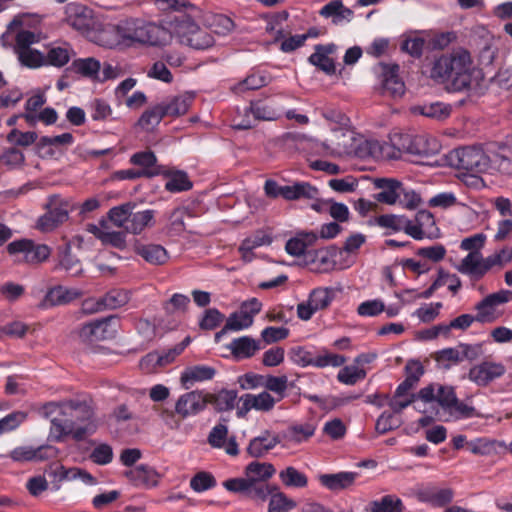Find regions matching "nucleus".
<instances>
[{
  "label": "nucleus",
  "mask_w": 512,
  "mask_h": 512,
  "mask_svg": "<svg viewBox=\"0 0 512 512\" xmlns=\"http://www.w3.org/2000/svg\"><path fill=\"white\" fill-rule=\"evenodd\" d=\"M41 414L50 419V437L55 441L67 436L76 441L84 440L98 426L94 407L87 401L47 403L41 408Z\"/></svg>",
  "instance_id": "nucleus-1"
},
{
  "label": "nucleus",
  "mask_w": 512,
  "mask_h": 512,
  "mask_svg": "<svg viewBox=\"0 0 512 512\" xmlns=\"http://www.w3.org/2000/svg\"><path fill=\"white\" fill-rule=\"evenodd\" d=\"M476 73L469 53L461 50L435 60L430 77L439 83L450 82L453 90L461 91L472 86Z\"/></svg>",
  "instance_id": "nucleus-2"
},
{
  "label": "nucleus",
  "mask_w": 512,
  "mask_h": 512,
  "mask_svg": "<svg viewBox=\"0 0 512 512\" xmlns=\"http://www.w3.org/2000/svg\"><path fill=\"white\" fill-rule=\"evenodd\" d=\"M224 487L234 493L255 500H265L270 496L268 512H289L296 503L282 492L276 491L268 482H223Z\"/></svg>",
  "instance_id": "nucleus-3"
},
{
  "label": "nucleus",
  "mask_w": 512,
  "mask_h": 512,
  "mask_svg": "<svg viewBox=\"0 0 512 512\" xmlns=\"http://www.w3.org/2000/svg\"><path fill=\"white\" fill-rule=\"evenodd\" d=\"M448 162L452 167L468 173H485L491 165L489 156L476 147H463L451 151L448 154Z\"/></svg>",
  "instance_id": "nucleus-4"
},
{
  "label": "nucleus",
  "mask_w": 512,
  "mask_h": 512,
  "mask_svg": "<svg viewBox=\"0 0 512 512\" xmlns=\"http://www.w3.org/2000/svg\"><path fill=\"white\" fill-rule=\"evenodd\" d=\"M46 213L39 217L36 227L42 232H51L69 218V201L52 195L45 204Z\"/></svg>",
  "instance_id": "nucleus-5"
},
{
  "label": "nucleus",
  "mask_w": 512,
  "mask_h": 512,
  "mask_svg": "<svg viewBox=\"0 0 512 512\" xmlns=\"http://www.w3.org/2000/svg\"><path fill=\"white\" fill-rule=\"evenodd\" d=\"M10 254L22 253L24 261L30 265H38L46 261L52 252V249L46 244H37L32 240L22 239L11 242L7 246Z\"/></svg>",
  "instance_id": "nucleus-6"
},
{
  "label": "nucleus",
  "mask_w": 512,
  "mask_h": 512,
  "mask_svg": "<svg viewBox=\"0 0 512 512\" xmlns=\"http://www.w3.org/2000/svg\"><path fill=\"white\" fill-rule=\"evenodd\" d=\"M64 21L73 29L88 36L90 31L95 28L93 12L85 5L79 3H69L65 6Z\"/></svg>",
  "instance_id": "nucleus-7"
},
{
  "label": "nucleus",
  "mask_w": 512,
  "mask_h": 512,
  "mask_svg": "<svg viewBox=\"0 0 512 512\" xmlns=\"http://www.w3.org/2000/svg\"><path fill=\"white\" fill-rule=\"evenodd\" d=\"M355 140L353 131L340 127L332 130L330 137L322 146L331 156L350 155L355 151Z\"/></svg>",
  "instance_id": "nucleus-8"
},
{
  "label": "nucleus",
  "mask_w": 512,
  "mask_h": 512,
  "mask_svg": "<svg viewBox=\"0 0 512 512\" xmlns=\"http://www.w3.org/2000/svg\"><path fill=\"white\" fill-rule=\"evenodd\" d=\"M512 299V291L500 290L496 293L489 294L481 300L475 307L476 321L481 323H492L500 314L497 311V306L507 303Z\"/></svg>",
  "instance_id": "nucleus-9"
},
{
  "label": "nucleus",
  "mask_w": 512,
  "mask_h": 512,
  "mask_svg": "<svg viewBox=\"0 0 512 512\" xmlns=\"http://www.w3.org/2000/svg\"><path fill=\"white\" fill-rule=\"evenodd\" d=\"M113 320L114 317H108L83 325L78 332L80 340L88 345H95L113 338L116 334V330L111 326Z\"/></svg>",
  "instance_id": "nucleus-10"
},
{
  "label": "nucleus",
  "mask_w": 512,
  "mask_h": 512,
  "mask_svg": "<svg viewBox=\"0 0 512 512\" xmlns=\"http://www.w3.org/2000/svg\"><path fill=\"white\" fill-rule=\"evenodd\" d=\"M207 406L206 392L193 390L182 394L175 403V412L181 418L195 416Z\"/></svg>",
  "instance_id": "nucleus-11"
},
{
  "label": "nucleus",
  "mask_w": 512,
  "mask_h": 512,
  "mask_svg": "<svg viewBox=\"0 0 512 512\" xmlns=\"http://www.w3.org/2000/svg\"><path fill=\"white\" fill-rule=\"evenodd\" d=\"M505 372L506 368L502 363L483 361L469 370L468 379L478 386L485 387L503 376Z\"/></svg>",
  "instance_id": "nucleus-12"
},
{
  "label": "nucleus",
  "mask_w": 512,
  "mask_h": 512,
  "mask_svg": "<svg viewBox=\"0 0 512 512\" xmlns=\"http://www.w3.org/2000/svg\"><path fill=\"white\" fill-rule=\"evenodd\" d=\"M87 231L93 234L104 245H110L120 250L126 248V231L112 230L104 220L100 221L99 225H87Z\"/></svg>",
  "instance_id": "nucleus-13"
},
{
  "label": "nucleus",
  "mask_w": 512,
  "mask_h": 512,
  "mask_svg": "<svg viewBox=\"0 0 512 512\" xmlns=\"http://www.w3.org/2000/svg\"><path fill=\"white\" fill-rule=\"evenodd\" d=\"M240 401L242 405L237 411L239 417L246 416L252 409L261 412H269L274 408L277 402L267 391H263L259 394H245L240 398Z\"/></svg>",
  "instance_id": "nucleus-14"
},
{
  "label": "nucleus",
  "mask_w": 512,
  "mask_h": 512,
  "mask_svg": "<svg viewBox=\"0 0 512 512\" xmlns=\"http://www.w3.org/2000/svg\"><path fill=\"white\" fill-rule=\"evenodd\" d=\"M81 296L82 292L76 288L58 285L47 291L43 300L39 303V308L47 309L53 306L66 305Z\"/></svg>",
  "instance_id": "nucleus-15"
},
{
  "label": "nucleus",
  "mask_w": 512,
  "mask_h": 512,
  "mask_svg": "<svg viewBox=\"0 0 512 512\" xmlns=\"http://www.w3.org/2000/svg\"><path fill=\"white\" fill-rule=\"evenodd\" d=\"M171 41V33L168 28L161 25L142 22L139 44L149 46H164Z\"/></svg>",
  "instance_id": "nucleus-16"
},
{
  "label": "nucleus",
  "mask_w": 512,
  "mask_h": 512,
  "mask_svg": "<svg viewBox=\"0 0 512 512\" xmlns=\"http://www.w3.org/2000/svg\"><path fill=\"white\" fill-rule=\"evenodd\" d=\"M375 188L380 191L375 195V199L387 205H394L399 200L402 183L394 178H375L373 180Z\"/></svg>",
  "instance_id": "nucleus-17"
},
{
  "label": "nucleus",
  "mask_w": 512,
  "mask_h": 512,
  "mask_svg": "<svg viewBox=\"0 0 512 512\" xmlns=\"http://www.w3.org/2000/svg\"><path fill=\"white\" fill-rule=\"evenodd\" d=\"M169 32L171 38L175 36L182 44L187 43L194 32H197L198 24L188 14L174 16L169 22Z\"/></svg>",
  "instance_id": "nucleus-18"
},
{
  "label": "nucleus",
  "mask_w": 512,
  "mask_h": 512,
  "mask_svg": "<svg viewBox=\"0 0 512 512\" xmlns=\"http://www.w3.org/2000/svg\"><path fill=\"white\" fill-rule=\"evenodd\" d=\"M456 269L460 273L469 275L475 279L482 278L489 271L486 258H483L479 251L469 252L459 265H457Z\"/></svg>",
  "instance_id": "nucleus-19"
},
{
  "label": "nucleus",
  "mask_w": 512,
  "mask_h": 512,
  "mask_svg": "<svg viewBox=\"0 0 512 512\" xmlns=\"http://www.w3.org/2000/svg\"><path fill=\"white\" fill-rule=\"evenodd\" d=\"M215 374L216 370L210 366H189L181 373L180 383L184 389L189 390L199 382L213 379Z\"/></svg>",
  "instance_id": "nucleus-20"
},
{
  "label": "nucleus",
  "mask_w": 512,
  "mask_h": 512,
  "mask_svg": "<svg viewBox=\"0 0 512 512\" xmlns=\"http://www.w3.org/2000/svg\"><path fill=\"white\" fill-rule=\"evenodd\" d=\"M87 37L96 44L106 48H114L122 45L117 24H108L99 28L95 27L90 31Z\"/></svg>",
  "instance_id": "nucleus-21"
},
{
  "label": "nucleus",
  "mask_w": 512,
  "mask_h": 512,
  "mask_svg": "<svg viewBox=\"0 0 512 512\" xmlns=\"http://www.w3.org/2000/svg\"><path fill=\"white\" fill-rule=\"evenodd\" d=\"M134 250L137 255L141 256L151 265H164L169 260L167 250L159 244L136 243Z\"/></svg>",
  "instance_id": "nucleus-22"
},
{
  "label": "nucleus",
  "mask_w": 512,
  "mask_h": 512,
  "mask_svg": "<svg viewBox=\"0 0 512 512\" xmlns=\"http://www.w3.org/2000/svg\"><path fill=\"white\" fill-rule=\"evenodd\" d=\"M11 458L15 461H41L55 455V448L52 446H30L17 447L11 452Z\"/></svg>",
  "instance_id": "nucleus-23"
},
{
  "label": "nucleus",
  "mask_w": 512,
  "mask_h": 512,
  "mask_svg": "<svg viewBox=\"0 0 512 512\" xmlns=\"http://www.w3.org/2000/svg\"><path fill=\"white\" fill-rule=\"evenodd\" d=\"M398 65L385 66L383 93L392 98H401L405 93V84L398 77Z\"/></svg>",
  "instance_id": "nucleus-24"
},
{
  "label": "nucleus",
  "mask_w": 512,
  "mask_h": 512,
  "mask_svg": "<svg viewBox=\"0 0 512 512\" xmlns=\"http://www.w3.org/2000/svg\"><path fill=\"white\" fill-rule=\"evenodd\" d=\"M336 50L334 44L319 45L316 47L315 52L309 57L311 64L317 66L320 70L327 74L335 73L334 60L330 57Z\"/></svg>",
  "instance_id": "nucleus-25"
},
{
  "label": "nucleus",
  "mask_w": 512,
  "mask_h": 512,
  "mask_svg": "<svg viewBox=\"0 0 512 512\" xmlns=\"http://www.w3.org/2000/svg\"><path fill=\"white\" fill-rule=\"evenodd\" d=\"M409 110L410 113L415 116L421 115L435 120H443L447 118L451 112L450 106L441 102L413 105Z\"/></svg>",
  "instance_id": "nucleus-26"
},
{
  "label": "nucleus",
  "mask_w": 512,
  "mask_h": 512,
  "mask_svg": "<svg viewBox=\"0 0 512 512\" xmlns=\"http://www.w3.org/2000/svg\"><path fill=\"white\" fill-rule=\"evenodd\" d=\"M278 443H280L278 435L265 431L260 436L250 441L248 452L254 457H261L273 449Z\"/></svg>",
  "instance_id": "nucleus-27"
},
{
  "label": "nucleus",
  "mask_w": 512,
  "mask_h": 512,
  "mask_svg": "<svg viewBox=\"0 0 512 512\" xmlns=\"http://www.w3.org/2000/svg\"><path fill=\"white\" fill-rule=\"evenodd\" d=\"M288 12L280 11L267 16L266 32L274 36V40L278 41L286 38L291 34V30L287 25Z\"/></svg>",
  "instance_id": "nucleus-28"
},
{
  "label": "nucleus",
  "mask_w": 512,
  "mask_h": 512,
  "mask_svg": "<svg viewBox=\"0 0 512 512\" xmlns=\"http://www.w3.org/2000/svg\"><path fill=\"white\" fill-rule=\"evenodd\" d=\"M439 143L426 135H413L411 154L422 158H428L439 152Z\"/></svg>",
  "instance_id": "nucleus-29"
},
{
  "label": "nucleus",
  "mask_w": 512,
  "mask_h": 512,
  "mask_svg": "<svg viewBox=\"0 0 512 512\" xmlns=\"http://www.w3.org/2000/svg\"><path fill=\"white\" fill-rule=\"evenodd\" d=\"M317 239L318 236L314 232H300L287 241L285 249L292 256H301L305 254L308 247L314 245Z\"/></svg>",
  "instance_id": "nucleus-30"
},
{
  "label": "nucleus",
  "mask_w": 512,
  "mask_h": 512,
  "mask_svg": "<svg viewBox=\"0 0 512 512\" xmlns=\"http://www.w3.org/2000/svg\"><path fill=\"white\" fill-rule=\"evenodd\" d=\"M142 22L140 19H126L117 24L123 45L139 43Z\"/></svg>",
  "instance_id": "nucleus-31"
},
{
  "label": "nucleus",
  "mask_w": 512,
  "mask_h": 512,
  "mask_svg": "<svg viewBox=\"0 0 512 512\" xmlns=\"http://www.w3.org/2000/svg\"><path fill=\"white\" fill-rule=\"evenodd\" d=\"M49 476L58 480H75L81 478L83 480H94V476L86 470L79 467H65L59 463H54L49 468Z\"/></svg>",
  "instance_id": "nucleus-32"
},
{
  "label": "nucleus",
  "mask_w": 512,
  "mask_h": 512,
  "mask_svg": "<svg viewBox=\"0 0 512 512\" xmlns=\"http://www.w3.org/2000/svg\"><path fill=\"white\" fill-rule=\"evenodd\" d=\"M228 348L235 358L242 359L252 357L260 349V346L253 338L243 336L233 340Z\"/></svg>",
  "instance_id": "nucleus-33"
},
{
  "label": "nucleus",
  "mask_w": 512,
  "mask_h": 512,
  "mask_svg": "<svg viewBox=\"0 0 512 512\" xmlns=\"http://www.w3.org/2000/svg\"><path fill=\"white\" fill-rule=\"evenodd\" d=\"M207 405L211 404L217 411H229L234 408L237 392L234 390H221L217 393H207Z\"/></svg>",
  "instance_id": "nucleus-34"
},
{
  "label": "nucleus",
  "mask_w": 512,
  "mask_h": 512,
  "mask_svg": "<svg viewBox=\"0 0 512 512\" xmlns=\"http://www.w3.org/2000/svg\"><path fill=\"white\" fill-rule=\"evenodd\" d=\"M70 69L83 77L98 80L101 64L93 57L79 58L72 62Z\"/></svg>",
  "instance_id": "nucleus-35"
},
{
  "label": "nucleus",
  "mask_w": 512,
  "mask_h": 512,
  "mask_svg": "<svg viewBox=\"0 0 512 512\" xmlns=\"http://www.w3.org/2000/svg\"><path fill=\"white\" fill-rule=\"evenodd\" d=\"M420 501L428 502L433 506H444L453 499V491L450 488L443 489H424L417 493Z\"/></svg>",
  "instance_id": "nucleus-36"
},
{
  "label": "nucleus",
  "mask_w": 512,
  "mask_h": 512,
  "mask_svg": "<svg viewBox=\"0 0 512 512\" xmlns=\"http://www.w3.org/2000/svg\"><path fill=\"white\" fill-rule=\"evenodd\" d=\"M59 267L74 277H78L83 273L82 264L80 260L72 254L70 243H67L59 253Z\"/></svg>",
  "instance_id": "nucleus-37"
},
{
  "label": "nucleus",
  "mask_w": 512,
  "mask_h": 512,
  "mask_svg": "<svg viewBox=\"0 0 512 512\" xmlns=\"http://www.w3.org/2000/svg\"><path fill=\"white\" fill-rule=\"evenodd\" d=\"M73 56H75V52L69 44L52 46L45 56V64L54 67H63Z\"/></svg>",
  "instance_id": "nucleus-38"
},
{
  "label": "nucleus",
  "mask_w": 512,
  "mask_h": 512,
  "mask_svg": "<svg viewBox=\"0 0 512 512\" xmlns=\"http://www.w3.org/2000/svg\"><path fill=\"white\" fill-rule=\"evenodd\" d=\"M318 189L309 183H296L291 186H284L283 198L286 200L315 199Z\"/></svg>",
  "instance_id": "nucleus-39"
},
{
  "label": "nucleus",
  "mask_w": 512,
  "mask_h": 512,
  "mask_svg": "<svg viewBox=\"0 0 512 512\" xmlns=\"http://www.w3.org/2000/svg\"><path fill=\"white\" fill-rule=\"evenodd\" d=\"M153 217L152 210L132 211L129 223L125 226V231L132 234H139L152 224Z\"/></svg>",
  "instance_id": "nucleus-40"
},
{
  "label": "nucleus",
  "mask_w": 512,
  "mask_h": 512,
  "mask_svg": "<svg viewBox=\"0 0 512 512\" xmlns=\"http://www.w3.org/2000/svg\"><path fill=\"white\" fill-rule=\"evenodd\" d=\"M193 100V95L184 94L174 97L169 103L161 104L166 116H181L187 113Z\"/></svg>",
  "instance_id": "nucleus-41"
},
{
  "label": "nucleus",
  "mask_w": 512,
  "mask_h": 512,
  "mask_svg": "<svg viewBox=\"0 0 512 512\" xmlns=\"http://www.w3.org/2000/svg\"><path fill=\"white\" fill-rule=\"evenodd\" d=\"M25 163L23 152L17 147H8L0 152V166L8 170L20 169Z\"/></svg>",
  "instance_id": "nucleus-42"
},
{
  "label": "nucleus",
  "mask_w": 512,
  "mask_h": 512,
  "mask_svg": "<svg viewBox=\"0 0 512 512\" xmlns=\"http://www.w3.org/2000/svg\"><path fill=\"white\" fill-rule=\"evenodd\" d=\"M320 14L324 17H334V22L338 23L341 20H350L353 16V12L344 7L341 1L334 0L326 4L320 10Z\"/></svg>",
  "instance_id": "nucleus-43"
},
{
  "label": "nucleus",
  "mask_w": 512,
  "mask_h": 512,
  "mask_svg": "<svg viewBox=\"0 0 512 512\" xmlns=\"http://www.w3.org/2000/svg\"><path fill=\"white\" fill-rule=\"evenodd\" d=\"M166 116L163 106L157 105L152 109L146 110L137 122V126L141 127L143 130L150 131L154 129L162 120V118Z\"/></svg>",
  "instance_id": "nucleus-44"
},
{
  "label": "nucleus",
  "mask_w": 512,
  "mask_h": 512,
  "mask_svg": "<svg viewBox=\"0 0 512 512\" xmlns=\"http://www.w3.org/2000/svg\"><path fill=\"white\" fill-rule=\"evenodd\" d=\"M275 468L272 464L266 462H251L246 467V480H266L275 474Z\"/></svg>",
  "instance_id": "nucleus-45"
},
{
  "label": "nucleus",
  "mask_w": 512,
  "mask_h": 512,
  "mask_svg": "<svg viewBox=\"0 0 512 512\" xmlns=\"http://www.w3.org/2000/svg\"><path fill=\"white\" fill-rule=\"evenodd\" d=\"M134 208L135 204L131 202L113 207L108 212V218L115 226L125 229Z\"/></svg>",
  "instance_id": "nucleus-46"
},
{
  "label": "nucleus",
  "mask_w": 512,
  "mask_h": 512,
  "mask_svg": "<svg viewBox=\"0 0 512 512\" xmlns=\"http://www.w3.org/2000/svg\"><path fill=\"white\" fill-rule=\"evenodd\" d=\"M131 163L137 166H140L142 169L140 171H149L153 173V176L159 173V170L156 167L157 158L152 151H143L135 153L131 156Z\"/></svg>",
  "instance_id": "nucleus-47"
},
{
  "label": "nucleus",
  "mask_w": 512,
  "mask_h": 512,
  "mask_svg": "<svg viewBox=\"0 0 512 512\" xmlns=\"http://www.w3.org/2000/svg\"><path fill=\"white\" fill-rule=\"evenodd\" d=\"M126 476L132 480H153L165 477L163 473L157 471L154 467L148 464H140L130 468L126 472Z\"/></svg>",
  "instance_id": "nucleus-48"
},
{
  "label": "nucleus",
  "mask_w": 512,
  "mask_h": 512,
  "mask_svg": "<svg viewBox=\"0 0 512 512\" xmlns=\"http://www.w3.org/2000/svg\"><path fill=\"white\" fill-rule=\"evenodd\" d=\"M334 297V291L331 288L314 289L308 298L316 311L327 308Z\"/></svg>",
  "instance_id": "nucleus-49"
},
{
  "label": "nucleus",
  "mask_w": 512,
  "mask_h": 512,
  "mask_svg": "<svg viewBox=\"0 0 512 512\" xmlns=\"http://www.w3.org/2000/svg\"><path fill=\"white\" fill-rule=\"evenodd\" d=\"M253 324V316L247 310H241L231 314L226 321V329L240 331Z\"/></svg>",
  "instance_id": "nucleus-50"
},
{
  "label": "nucleus",
  "mask_w": 512,
  "mask_h": 512,
  "mask_svg": "<svg viewBox=\"0 0 512 512\" xmlns=\"http://www.w3.org/2000/svg\"><path fill=\"white\" fill-rule=\"evenodd\" d=\"M382 142L376 139H368L361 141L356 147L354 153L358 156L372 157L375 159L381 158Z\"/></svg>",
  "instance_id": "nucleus-51"
},
{
  "label": "nucleus",
  "mask_w": 512,
  "mask_h": 512,
  "mask_svg": "<svg viewBox=\"0 0 512 512\" xmlns=\"http://www.w3.org/2000/svg\"><path fill=\"white\" fill-rule=\"evenodd\" d=\"M315 427L312 424H300L289 427L286 433V438L294 443H301L308 440L313 436Z\"/></svg>",
  "instance_id": "nucleus-52"
},
{
  "label": "nucleus",
  "mask_w": 512,
  "mask_h": 512,
  "mask_svg": "<svg viewBox=\"0 0 512 512\" xmlns=\"http://www.w3.org/2000/svg\"><path fill=\"white\" fill-rule=\"evenodd\" d=\"M306 264H315L316 271H324L328 268L332 267V261L329 257V254L326 250H314L308 251L305 254Z\"/></svg>",
  "instance_id": "nucleus-53"
},
{
  "label": "nucleus",
  "mask_w": 512,
  "mask_h": 512,
  "mask_svg": "<svg viewBox=\"0 0 512 512\" xmlns=\"http://www.w3.org/2000/svg\"><path fill=\"white\" fill-rule=\"evenodd\" d=\"M20 62L30 68H36L45 64V56L39 51L33 50L30 47L16 51Z\"/></svg>",
  "instance_id": "nucleus-54"
},
{
  "label": "nucleus",
  "mask_w": 512,
  "mask_h": 512,
  "mask_svg": "<svg viewBox=\"0 0 512 512\" xmlns=\"http://www.w3.org/2000/svg\"><path fill=\"white\" fill-rule=\"evenodd\" d=\"M37 138L38 135L36 132H22L18 129L11 130L6 137L8 142L19 147H28L35 143Z\"/></svg>",
  "instance_id": "nucleus-55"
},
{
  "label": "nucleus",
  "mask_w": 512,
  "mask_h": 512,
  "mask_svg": "<svg viewBox=\"0 0 512 512\" xmlns=\"http://www.w3.org/2000/svg\"><path fill=\"white\" fill-rule=\"evenodd\" d=\"M129 302V293L123 290H112L102 297L105 309H117Z\"/></svg>",
  "instance_id": "nucleus-56"
},
{
  "label": "nucleus",
  "mask_w": 512,
  "mask_h": 512,
  "mask_svg": "<svg viewBox=\"0 0 512 512\" xmlns=\"http://www.w3.org/2000/svg\"><path fill=\"white\" fill-rule=\"evenodd\" d=\"M491 163L499 172L507 175L512 174V151L502 149L496 152Z\"/></svg>",
  "instance_id": "nucleus-57"
},
{
  "label": "nucleus",
  "mask_w": 512,
  "mask_h": 512,
  "mask_svg": "<svg viewBox=\"0 0 512 512\" xmlns=\"http://www.w3.org/2000/svg\"><path fill=\"white\" fill-rule=\"evenodd\" d=\"M186 45L194 49H207L214 45V38L209 32L198 26L197 32H194L191 38L187 39Z\"/></svg>",
  "instance_id": "nucleus-58"
},
{
  "label": "nucleus",
  "mask_w": 512,
  "mask_h": 512,
  "mask_svg": "<svg viewBox=\"0 0 512 512\" xmlns=\"http://www.w3.org/2000/svg\"><path fill=\"white\" fill-rule=\"evenodd\" d=\"M250 111L258 120L273 121L277 119V112L273 106L263 101L251 102Z\"/></svg>",
  "instance_id": "nucleus-59"
},
{
  "label": "nucleus",
  "mask_w": 512,
  "mask_h": 512,
  "mask_svg": "<svg viewBox=\"0 0 512 512\" xmlns=\"http://www.w3.org/2000/svg\"><path fill=\"white\" fill-rule=\"evenodd\" d=\"M397 203H399L406 209L414 210L421 205L422 199L421 196L415 190L402 185L401 192L399 193V200Z\"/></svg>",
  "instance_id": "nucleus-60"
},
{
  "label": "nucleus",
  "mask_w": 512,
  "mask_h": 512,
  "mask_svg": "<svg viewBox=\"0 0 512 512\" xmlns=\"http://www.w3.org/2000/svg\"><path fill=\"white\" fill-rule=\"evenodd\" d=\"M365 376L366 372L364 369H361L354 365H350L342 368L339 371L337 378L341 383L353 385L357 381L364 379Z\"/></svg>",
  "instance_id": "nucleus-61"
},
{
  "label": "nucleus",
  "mask_w": 512,
  "mask_h": 512,
  "mask_svg": "<svg viewBox=\"0 0 512 512\" xmlns=\"http://www.w3.org/2000/svg\"><path fill=\"white\" fill-rule=\"evenodd\" d=\"M26 488L34 497H39L48 492L55 494L61 490L60 482H27Z\"/></svg>",
  "instance_id": "nucleus-62"
},
{
  "label": "nucleus",
  "mask_w": 512,
  "mask_h": 512,
  "mask_svg": "<svg viewBox=\"0 0 512 512\" xmlns=\"http://www.w3.org/2000/svg\"><path fill=\"white\" fill-rule=\"evenodd\" d=\"M213 32L219 35H226L234 29V22L225 15H214L209 21Z\"/></svg>",
  "instance_id": "nucleus-63"
},
{
  "label": "nucleus",
  "mask_w": 512,
  "mask_h": 512,
  "mask_svg": "<svg viewBox=\"0 0 512 512\" xmlns=\"http://www.w3.org/2000/svg\"><path fill=\"white\" fill-rule=\"evenodd\" d=\"M192 187L187 175L182 172L173 174L165 184V188L170 192H179L189 190Z\"/></svg>",
  "instance_id": "nucleus-64"
}]
</instances>
